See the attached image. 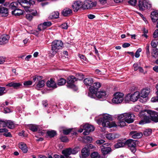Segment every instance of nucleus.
Instances as JSON below:
<instances>
[{
    "mask_svg": "<svg viewBox=\"0 0 158 158\" xmlns=\"http://www.w3.org/2000/svg\"><path fill=\"white\" fill-rule=\"evenodd\" d=\"M112 120V118L108 114H104L102 117L100 118L98 121L100 122V124H101L103 127H115L116 125L114 122L110 123V120Z\"/></svg>",
    "mask_w": 158,
    "mask_h": 158,
    "instance_id": "f257e3e1",
    "label": "nucleus"
},
{
    "mask_svg": "<svg viewBox=\"0 0 158 158\" xmlns=\"http://www.w3.org/2000/svg\"><path fill=\"white\" fill-rule=\"evenodd\" d=\"M63 43L60 40H54L52 43L51 53L53 55L55 54L58 51L62 48Z\"/></svg>",
    "mask_w": 158,
    "mask_h": 158,
    "instance_id": "f03ea898",
    "label": "nucleus"
},
{
    "mask_svg": "<svg viewBox=\"0 0 158 158\" xmlns=\"http://www.w3.org/2000/svg\"><path fill=\"white\" fill-rule=\"evenodd\" d=\"M135 118L134 114L131 113H124L118 116V119L124 120L128 123H131L133 122Z\"/></svg>",
    "mask_w": 158,
    "mask_h": 158,
    "instance_id": "7ed1b4c3",
    "label": "nucleus"
},
{
    "mask_svg": "<svg viewBox=\"0 0 158 158\" xmlns=\"http://www.w3.org/2000/svg\"><path fill=\"white\" fill-rule=\"evenodd\" d=\"M79 151L78 147H76L72 149L71 148L66 149L62 151V153L66 158H71L69 156L72 154H75Z\"/></svg>",
    "mask_w": 158,
    "mask_h": 158,
    "instance_id": "20e7f679",
    "label": "nucleus"
},
{
    "mask_svg": "<svg viewBox=\"0 0 158 158\" xmlns=\"http://www.w3.org/2000/svg\"><path fill=\"white\" fill-rule=\"evenodd\" d=\"M19 4L27 11L31 5L35 3V0H18Z\"/></svg>",
    "mask_w": 158,
    "mask_h": 158,
    "instance_id": "39448f33",
    "label": "nucleus"
},
{
    "mask_svg": "<svg viewBox=\"0 0 158 158\" xmlns=\"http://www.w3.org/2000/svg\"><path fill=\"white\" fill-rule=\"evenodd\" d=\"M138 141L136 140H134L132 139H128L125 142V145H127L129 148H130V150L133 153H135L136 149V144H138Z\"/></svg>",
    "mask_w": 158,
    "mask_h": 158,
    "instance_id": "423d86ee",
    "label": "nucleus"
},
{
    "mask_svg": "<svg viewBox=\"0 0 158 158\" xmlns=\"http://www.w3.org/2000/svg\"><path fill=\"white\" fill-rule=\"evenodd\" d=\"M139 3L138 6L140 10L143 11L146 9H149L151 7V4L148 0L140 1Z\"/></svg>",
    "mask_w": 158,
    "mask_h": 158,
    "instance_id": "0eeeda50",
    "label": "nucleus"
},
{
    "mask_svg": "<svg viewBox=\"0 0 158 158\" xmlns=\"http://www.w3.org/2000/svg\"><path fill=\"white\" fill-rule=\"evenodd\" d=\"M114 97L112 99V102L115 103H121L123 100L124 94L119 92H117L114 95Z\"/></svg>",
    "mask_w": 158,
    "mask_h": 158,
    "instance_id": "6e6552de",
    "label": "nucleus"
},
{
    "mask_svg": "<svg viewBox=\"0 0 158 158\" xmlns=\"http://www.w3.org/2000/svg\"><path fill=\"white\" fill-rule=\"evenodd\" d=\"M96 2H92L91 0H86L84 1L83 5V9H88L95 7L97 5Z\"/></svg>",
    "mask_w": 158,
    "mask_h": 158,
    "instance_id": "1a4fd4ad",
    "label": "nucleus"
},
{
    "mask_svg": "<svg viewBox=\"0 0 158 158\" xmlns=\"http://www.w3.org/2000/svg\"><path fill=\"white\" fill-rule=\"evenodd\" d=\"M145 111L149 115L152 121L155 123L158 122V112L148 110H145Z\"/></svg>",
    "mask_w": 158,
    "mask_h": 158,
    "instance_id": "9d476101",
    "label": "nucleus"
},
{
    "mask_svg": "<svg viewBox=\"0 0 158 158\" xmlns=\"http://www.w3.org/2000/svg\"><path fill=\"white\" fill-rule=\"evenodd\" d=\"M77 80V79L74 76H69L67 79V87L71 88H75V85L74 84V83Z\"/></svg>",
    "mask_w": 158,
    "mask_h": 158,
    "instance_id": "9b49d317",
    "label": "nucleus"
},
{
    "mask_svg": "<svg viewBox=\"0 0 158 158\" xmlns=\"http://www.w3.org/2000/svg\"><path fill=\"white\" fill-rule=\"evenodd\" d=\"M109 144L108 143H106L101 146L102 152L104 156L109 153L112 151L110 147H107Z\"/></svg>",
    "mask_w": 158,
    "mask_h": 158,
    "instance_id": "f8f14e48",
    "label": "nucleus"
},
{
    "mask_svg": "<svg viewBox=\"0 0 158 158\" xmlns=\"http://www.w3.org/2000/svg\"><path fill=\"white\" fill-rule=\"evenodd\" d=\"M85 131L83 133L84 135H87L89 134L90 132L94 131V127L89 124H86L83 126Z\"/></svg>",
    "mask_w": 158,
    "mask_h": 158,
    "instance_id": "ddd939ff",
    "label": "nucleus"
},
{
    "mask_svg": "<svg viewBox=\"0 0 158 158\" xmlns=\"http://www.w3.org/2000/svg\"><path fill=\"white\" fill-rule=\"evenodd\" d=\"M101 86V84L99 82H95L93 85L89 88L90 92L93 94H95L98 90V89Z\"/></svg>",
    "mask_w": 158,
    "mask_h": 158,
    "instance_id": "4468645a",
    "label": "nucleus"
},
{
    "mask_svg": "<svg viewBox=\"0 0 158 158\" xmlns=\"http://www.w3.org/2000/svg\"><path fill=\"white\" fill-rule=\"evenodd\" d=\"M150 92V89L146 88L145 89H143L141 91L140 93V98L145 99L144 101L145 102L148 98L147 96Z\"/></svg>",
    "mask_w": 158,
    "mask_h": 158,
    "instance_id": "2eb2a0df",
    "label": "nucleus"
},
{
    "mask_svg": "<svg viewBox=\"0 0 158 158\" xmlns=\"http://www.w3.org/2000/svg\"><path fill=\"white\" fill-rule=\"evenodd\" d=\"M83 3L80 1H76L72 5V7L74 11L76 12L78 11L80 9H83Z\"/></svg>",
    "mask_w": 158,
    "mask_h": 158,
    "instance_id": "dca6fc26",
    "label": "nucleus"
},
{
    "mask_svg": "<svg viewBox=\"0 0 158 158\" xmlns=\"http://www.w3.org/2000/svg\"><path fill=\"white\" fill-rule=\"evenodd\" d=\"M91 144H89L88 146L87 145L85 146L81 150L82 155L80 156V157L86 158L89 155V147H91Z\"/></svg>",
    "mask_w": 158,
    "mask_h": 158,
    "instance_id": "f3484780",
    "label": "nucleus"
},
{
    "mask_svg": "<svg viewBox=\"0 0 158 158\" xmlns=\"http://www.w3.org/2000/svg\"><path fill=\"white\" fill-rule=\"evenodd\" d=\"M1 124H2V127H4L7 126L10 129H13L15 127L14 124L11 120H2L1 122Z\"/></svg>",
    "mask_w": 158,
    "mask_h": 158,
    "instance_id": "a211bd4d",
    "label": "nucleus"
},
{
    "mask_svg": "<svg viewBox=\"0 0 158 158\" xmlns=\"http://www.w3.org/2000/svg\"><path fill=\"white\" fill-rule=\"evenodd\" d=\"M52 25L51 22L50 21L45 22L39 25L37 29L39 31H44L47 27L50 26Z\"/></svg>",
    "mask_w": 158,
    "mask_h": 158,
    "instance_id": "6ab92c4d",
    "label": "nucleus"
},
{
    "mask_svg": "<svg viewBox=\"0 0 158 158\" xmlns=\"http://www.w3.org/2000/svg\"><path fill=\"white\" fill-rule=\"evenodd\" d=\"M6 86L9 87H13L15 89H18L23 87L22 83H20L10 82L6 85Z\"/></svg>",
    "mask_w": 158,
    "mask_h": 158,
    "instance_id": "aec40b11",
    "label": "nucleus"
},
{
    "mask_svg": "<svg viewBox=\"0 0 158 158\" xmlns=\"http://www.w3.org/2000/svg\"><path fill=\"white\" fill-rule=\"evenodd\" d=\"M130 97L131 101H136L139 98H140V93L139 92L136 91L132 94H130Z\"/></svg>",
    "mask_w": 158,
    "mask_h": 158,
    "instance_id": "412c9836",
    "label": "nucleus"
},
{
    "mask_svg": "<svg viewBox=\"0 0 158 158\" xmlns=\"http://www.w3.org/2000/svg\"><path fill=\"white\" fill-rule=\"evenodd\" d=\"M9 39V37L8 35H3L0 38V44L3 45L7 43Z\"/></svg>",
    "mask_w": 158,
    "mask_h": 158,
    "instance_id": "4be33fe9",
    "label": "nucleus"
},
{
    "mask_svg": "<svg viewBox=\"0 0 158 158\" xmlns=\"http://www.w3.org/2000/svg\"><path fill=\"white\" fill-rule=\"evenodd\" d=\"M106 137L109 140H113L119 137V135L118 134L114 133H109L106 134Z\"/></svg>",
    "mask_w": 158,
    "mask_h": 158,
    "instance_id": "5701e85b",
    "label": "nucleus"
},
{
    "mask_svg": "<svg viewBox=\"0 0 158 158\" xmlns=\"http://www.w3.org/2000/svg\"><path fill=\"white\" fill-rule=\"evenodd\" d=\"M143 119L141 120L139 123L140 124H143L146 123H149L151 122V118L146 115H144L142 117Z\"/></svg>",
    "mask_w": 158,
    "mask_h": 158,
    "instance_id": "b1692460",
    "label": "nucleus"
},
{
    "mask_svg": "<svg viewBox=\"0 0 158 158\" xmlns=\"http://www.w3.org/2000/svg\"><path fill=\"white\" fill-rule=\"evenodd\" d=\"M130 134L134 139H138L142 137L143 134L142 133L138 132L136 131H131L130 132Z\"/></svg>",
    "mask_w": 158,
    "mask_h": 158,
    "instance_id": "393cba45",
    "label": "nucleus"
},
{
    "mask_svg": "<svg viewBox=\"0 0 158 158\" xmlns=\"http://www.w3.org/2000/svg\"><path fill=\"white\" fill-rule=\"evenodd\" d=\"M72 13V10L71 9L66 8H64L61 12L62 15L64 16H69Z\"/></svg>",
    "mask_w": 158,
    "mask_h": 158,
    "instance_id": "a878e982",
    "label": "nucleus"
},
{
    "mask_svg": "<svg viewBox=\"0 0 158 158\" xmlns=\"http://www.w3.org/2000/svg\"><path fill=\"white\" fill-rule=\"evenodd\" d=\"M0 14L2 17L6 16L8 15V10L5 7L0 6Z\"/></svg>",
    "mask_w": 158,
    "mask_h": 158,
    "instance_id": "bb28decb",
    "label": "nucleus"
},
{
    "mask_svg": "<svg viewBox=\"0 0 158 158\" xmlns=\"http://www.w3.org/2000/svg\"><path fill=\"white\" fill-rule=\"evenodd\" d=\"M47 86L49 87L56 88V83L52 79H51L50 80L48 81L46 83Z\"/></svg>",
    "mask_w": 158,
    "mask_h": 158,
    "instance_id": "cd10ccee",
    "label": "nucleus"
},
{
    "mask_svg": "<svg viewBox=\"0 0 158 158\" xmlns=\"http://www.w3.org/2000/svg\"><path fill=\"white\" fill-rule=\"evenodd\" d=\"M84 84L86 86H91L94 82L93 79L90 77L85 78L83 80Z\"/></svg>",
    "mask_w": 158,
    "mask_h": 158,
    "instance_id": "c85d7f7f",
    "label": "nucleus"
},
{
    "mask_svg": "<svg viewBox=\"0 0 158 158\" xmlns=\"http://www.w3.org/2000/svg\"><path fill=\"white\" fill-rule=\"evenodd\" d=\"M95 94L96 96L98 98H103L106 97V92L103 91L97 92Z\"/></svg>",
    "mask_w": 158,
    "mask_h": 158,
    "instance_id": "c756f323",
    "label": "nucleus"
},
{
    "mask_svg": "<svg viewBox=\"0 0 158 158\" xmlns=\"http://www.w3.org/2000/svg\"><path fill=\"white\" fill-rule=\"evenodd\" d=\"M151 18L153 22H156L158 19V13L155 11L152 12L151 13Z\"/></svg>",
    "mask_w": 158,
    "mask_h": 158,
    "instance_id": "7c9ffc66",
    "label": "nucleus"
},
{
    "mask_svg": "<svg viewBox=\"0 0 158 158\" xmlns=\"http://www.w3.org/2000/svg\"><path fill=\"white\" fill-rule=\"evenodd\" d=\"M19 147L20 149L24 153H26L27 151V148L26 144L23 142H21L19 144Z\"/></svg>",
    "mask_w": 158,
    "mask_h": 158,
    "instance_id": "2f4dec72",
    "label": "nucleus"
},
{
    "mask_svg": "<svg viewBox=\"0 0 158 158\" xmlns=\"http://www.w3.org/2000/svg\"><path fill=\"white\" fill-rule=\"evenodd\" d=\"M72 128L67 129L64 127H61L60 128V131H62L64 134L67 135L72 131Z\"/></svg>",
    "mask_w": 158,
    "mask_h": 158,
    "instance_id": "473e14b6",
    "label": "nucleus"
},
{
    "mask_svg": "<svg viewBox=\"0 0 158 158\" xmlns=\"http://www.w3.org/2000/svg\"><path fill=\"white\" fill-rule=\"evenodd\" d=\"M125 145V142H123L121 140H118L117 143L114 145L115 148H118L121 147H123Z\"/></svg>",
    "mask_w": 158,
    "mask_h": 158,
    "instance_id": "72a5a7b5",
    "label": "nucleus"
},
{
    "mask_svg": "<svg viewBox=\"0 0 158 158\" xmlns=\"http://www.w3.org/2000/svg\"><path fill=\"white\" fill-rule=\"evenodd\" d=\"M24 11L20 9H17L12 11V14L15 16H19L22 15Z\"/></svg>",
    "mask_w": 158,
    "mask_h": 158,
    "instance_id": "f704fd0d",
    "label": "nucleus"
},
{
    "mask_svg": "<svg viewBox=\"0 0 158 158\" xmlns=\"http://www.w3.org/2000/svg\"><path fill=\"white\" fill-rule=\"evenodd\" d=\"M18 3H19L18 1L17 2L11 3L9 5L10 9L14 10L16 9L18 7Z\"/></svg>",
    "mask_w": 158,
    "mask_h": 158,
    "instance_id": "c9c22d12",
    "label": "nucleus"
},
{
    "mask_svg": "<svg viewBox=\"0 0 158 158\" xmlns=\"http://www.w3.org/2000/svg\"><path fill=\"white\" fill-rule=\"evenodd\" d=\"M152 56L155 58H158V49L153 48L152 53Z\"/></svg>",
    "mask_w": 158,
    "mask_h": 158,
    "instance_id": "e433bc0d",
    "label": "nucleus"
},
{
    "mask_svg": "<svg viewBox=\"0 0 158 158\" xmlns=\"http://www.w3.org/2000/svg\"><path fill=\"white\" fill-rule=\"evenodd\" d=\"M48 135L50 137H53L55 136L56 134V132L54 130H52L51 131H48L47 132Z\"/></svg>",
    "mask_w": 158,
    "mask_h": 158,
    "instance_id": "4c0bfd02",
    "label": "nucleus"
},
{
    "mask_svg": "<svg viewBox=\"0 0 158 158\" xmlns=\"http://www.w3.org/2000/svg\"><path fill=\"white\" fill-rule=\"evenodd\" d=\"M66 82V80L63 78H61L58 80L57 85H58L61 86L64 85Z\"/></svg>",
    "mask_w": 158,
    "mask_h": 158,
    "instance_id": "58836bf2",
    "label": "nucleus"
},
{
    "mask_svg": "<svg viewBox=\"0 0 158 158\" xmlns=\"http://www.w3.org/2000/svg\"><path fill=\"white\" fill-rule=\"evenodd\" d=\"M28 127L29 129L33 132L36 131L38 129V127L35 125L30 124L29 125Z\"/></svg>",
    "mask_w": 158,
    "mask_h": 158,
    "instance_id": "ea45409f",
    "label": "nucleus"
},
{
    "mask_svg": "<svg viewBox=\"0 0 158 158\" xmlns=\"http://www.w3.org/2000/svg\"><path fill=\"white\" fill-rule=\"evenodd\" d=\"M7 92L5 87L0 86V96L5 94Z\"/></svg>",
    "mask_w": 158,
    "mask_h": 158,
    "instance_id": "a19ab883",
    "label": "nucleus"
},
{
    "mask_svg": "<svg viewBox=\"0 0 158 158\" xmlns=\"http://www.w3.org/2000/svg\"><path fill=\"white\" fill-rule=\"evenodd\" d=\"M59 13L57 11L54 12L52 13L50 17L52 19H56L58 17Z\"/></svg>",
    "mask_w": 158,
    "mask_h": 158,
    "instance_id": "79ce46f5",
    "label": "nucleus"
},
{
    "mask_svg": "<svg viewBox=\"0 0 158 158\" xmlns=\"http://www.w3.org/2000/svg\"><path fill=\"white\" fill-rule=\"evenodd\" d=\"M39 81L37 85V88H41L43 87L44 85L45 81L44 80Z\"/></svg>",
    "mask_w": 158,
    "mask_h": 158,
    "instance_id": "37998d69",
    "label": "nucleus"
},
{
    "mask_svg": "<svg viewBox=\"0 0 158 158\" xmlns=\"http://www.w3.org/2000/svg\"><path fill=\"white\" fill-rule=\"evenodd\" d=\"M91 158H102L97 152H94L91 154Z\"/></svg>",
    "mask_w": 158,
    "mask_h": 158,
    "instance_id": "c03bdc74",
    "label": "nucleus"
},
{
    "mask_svg": "<svg viewBox=\"0 0 158 158\" xmlns=\"http://www.w3.org/2000/svg\"><path fill=\"white\" fill-rule=\"evenodd\" d=\"M152 133V130L150 129H146L143 132V134L146 136H148L151 135Z\"/></svg>",
    "mask_w": 158,
    "mask_h": 158,
    "instance_id": "a18cd8bd",
    "label": "nucleus"
},
{
    "mask_svg": "<svg viewBox=\"0 0 158 158\" xmlns=\"http://www.w3.org/2000/svg\"><path fill=\"white\" fill-rule=\"evenodd\" d=\"M119 121L118 123V125L121 127H124L126 125L125 121L123 119H118Z\"/></svg>",
    "mask_w": 158,
    "mask_h": 158,
    "instance_id": "49530a36",
    "label": "nucleus"
},
{
    "mask_svg": "<svg viewBox=\"0 0 158 158\" xmlns=\"http://www.w3.org/2000/svg\"><path fill=\"white\" fill-rule=\"evenodd\" d=\"M151 44L152 46L154 48H155L158 45V42L156 40H153L152 41Z\"/></svg>",
    "mask_w": 158,
    "mask_h": 158,
    "instance_id": "de8ad7c7",
    "label": "nucleus"
},
{
    "mask_svg": "<svg viewBox=\"0 0 158 158\" xmlns=\"http://www.w3.org/2000/svg\"><path fill=\"white\" fill-rule=\"evenodd\" d=\"M157 94L156 97H153L151 98V101L152 102H158V90L156 92Z\"/></svg>",
    "mask_w": 158,
    "mask_h": 158,
    "instance_id": "09e8293b",
    "label": "nucleus"
},
{
    "mask_svg": "<svg viewBox=\"0 0 158 158\" xmlns=\"http://www.w3.org/2000/svg\"><path fill=\"white\" fill-rule=\"evenodd\" d=\"M141 51L142 50L141 48H139L137 50L135 53V57L138 58L139 56V52H141Z\"/></svg>",
    "mask_w": 158,
    "mask_h": 158,
    "instance_id": "8fccbe9b",
    "label": "nucleus"
},
{
    "mask_svg": "<svg viewBox=\"0 0 158 158\" xmlns=\"http://www.w3.org/2000/svg\"><path fill=\"white\" fill-rule=\"evenodd\" d=\"M149 46V45L147 44L146 47V52L148 57H149L150 56Z\"/></svg>",
    "mask_w": 158,
    "mask_h": 158,
    "instance_id": "3c124183",
    "label": "nucleus"
},
{
    "mask_svg": "<svg viewBox=\"0 0 158 158\" xmlns=\"http://www.w3.org/2000/svg\"><path fill=\"white\" fill-rule=\"evenodd\" d=\"M60 139L61 141L65 142L68 141V139L66 136H62L60 138Z\"/></svg>",
    "mask_w": 158,
    "mask_h": 158,
    "instance_id": "603ef678",
    "label": "nucleus"
},
{
    "mask_svg": "<svg viewBox=\"0 0 158 158\" xmlns=\"http://www.w3.org/2000/svg\"><path fill=\"white\" fill-rule=\"evenodd\" d=\"M26 18L29 20L31 21L33 18V16L31 14H28L26 15Z\"/></svg>",
    "mask_w": 158,
    "mask_h": 158,
    "instance_id": "864d4df0",
    "label": "nucleus"
},
{
    "mask_svg": "<svg viewBox=\"0 0 158 158\" xmlns=\"http://www.w3.org/2000/svg\"><path fill=\"white\" fill-rule=\"evenodd\" d=\"M128 2L132 6H135L136 3L137 1L136 0H130Z\"/></svg>",
    "mask_w": 158,
    "mask_h": 158,
    "instance_id": "5fc2aeb1",
    "label": "nucleus"
},
{
    "mask_svg": "<svg viewBox=\"0 0 158 158\" xmlns=\"http://www.w3.org/2000/svg\"><path fill=\"white\" fill-rule=\"evenodd\" d=\"M32 81H26L24 82L23 83V85H24L27 86L28 85H31L32 84Z\"/></svg>",
    "mask_w": 158,
    "mask_h": 158,
    "instance_id": "6e6d98bb",
    "label": "nucleus"
},
{
    "mask_svg": "<svg viewBox=\"0 0 158 158\" xmlns=\"http://www.w3.org/2000/svg\"><path fill=\"white\" fill-rule=\"evenodd\" d=\"M60 27L63 29H66L68 28V25L66 23H64L60 25Z\"/></svg>",
    "mask_w": 158,
    "mask_h": 158,
    "instance_id": "4d7b16f0",
    "label": "nucleus"
},
{
    "mask_svg": "<svg viewBox=\"0 0 158 158\" xmlns=\"http://www.w3.org/2000/svg\"><path fill=\"white\" fill-rule=\"evenodd\" d=\"M143 31L144 34L142 35V36H144L146 38H147L148 35L146 34L148 32V30H146L145 28H143Z\"/></svg>",
    "mask_w": 158,
    "mask_h": 158,
    "instance_id": "13d9d810",
    "label": "nucleus"
},
{
    "mask_svg": "<svg viewBox=\"0 0 158 158\" xmlns=\"http://www.w3.org/2000/svg\"><path fill=\"white\" fill-rule=\"evenodd\" d=\"M153 36L154 38H156L158 37V29L155 30L153 34Z\"/></svg>",
    "mask_w": 158,
    "mask_h": 158,
    "instance_id": "bf43d9fd",
    "label": "nucleus"
},
{
    "mask_svg": "<svg viewBox=\"0 0 158 158\" xmlns=\"http://www.w3.org/2000/svg\"><path fill=\"white\" fill-rule=\"evenodd\" d=\"M85 139L87 142L90 143L92 141V138L91 137L89 136H87L86 137Z\"/></svg>",
    "mask_w": 158,
    "mask_h": 158,
    "instance_id": "052dcab7",
    "label": "nucleus"
},
{
    "mask_svg": "<svg viewBox=\"0 0 158 158\" xmlns=\"http://www.w3.org/2000/svg\"><path fill=\"white\" fill-rule=\"evenodd\" d=\"M133 68L135 71H136L138 70L139 66H138V64L137 63L134 64L133 65Z\"/></svg>",
    "mask_w": 158,
    "mask_h": 158,
    "instance_id": "680f3d73",
    "label": "nucleus"
},
{
    "mask_svg": "<svg viewBox=\"0 0 158 158\" xmlns=\"http://www.w3.org/2000/svg\"><path fill=\"white\" fill-rule=\"evenodd\" d=\"M11 112V110L9 108H8L7 107H4V112L5 113H9Z\"/></svg>",
    "mask_w": 158,
    "mask_h": 158,
    "instance_id": "e2e57ef3",
    "label": "nucleus"
},
{
    "mask_svg": "<svg viewBox=\"0 0 158 158\" xmlns=\"http://www.w3.org/2000/svg\"><path fill=\"white\" fill-rule=\"evenodd\" d=\"M125 100L127 102H129V101H131L130 94H127L126 96L125 97Z\"/></svg>",
    "mask_w": 158,
    "mask_h": 158,
    "instance_id": "0e129e2a",
    "label": "nucleus"
},
{
    "mask_svg": "<svg viewBox=\"0 0 158 158\" xmlns=\"http://www.w3.org/2000/svg\"><path fill=\"white\" fill-rule=\"evenodd\" d=\"M5 60V58L3 56H0V64H3Z\"/></svg>",
    "mask_w": 158,
    "mask_h": 158,
    "instance_id": "69168bd1",
    "label": "nucleus"
},
{
    "mask_svg": "<svg viewBox=\"0 0 158 158\" xmlns=\"http://www.w3.org/2000/svg\"><path fill=\"white\" fill-rule=\"evenodd\" d=\"M105 142V141L102 139H100V140H98L96 142L99 145H101V144Z\"/></svg>",
    "mask_w": 158,
    "mask_h": 158,
    "instance_id": "338daca9",
    "label": "nucleus"
},
{
    "mask_svg": "<svg viewBox=\"0 0 158 158\" xmlns=\"http://www.w3.org/2000/svg\"><path fill=\"white\" fill-rule=\"evenodd\" d=\"M53 156L54 158H66L63 155H61L60 156L57 154L54 155Z\"/></svg>",
    "mask_w": 158,
    "mask_h": 158,
    "instance_id": "774afa93",
    "label": "nucleus"
}]
</instances>
